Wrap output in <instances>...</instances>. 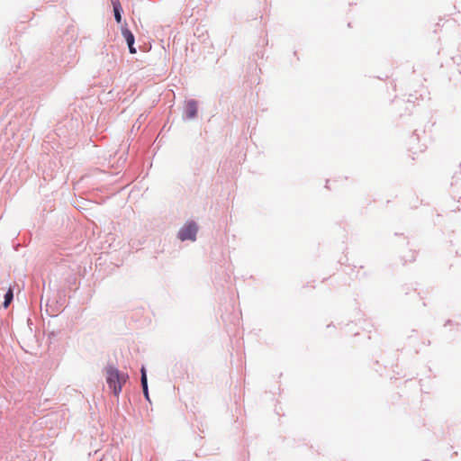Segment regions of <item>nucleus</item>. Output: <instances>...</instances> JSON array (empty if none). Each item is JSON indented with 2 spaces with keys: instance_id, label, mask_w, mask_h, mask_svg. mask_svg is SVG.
Listing matches in <instances>:
<instances>
[{
  "instance_id": "1",
  "label": "nucleus",
  "mask_w": 461,
  "mask_h": 461,
  "mask_svg": "<svg viewBox=\"0 0 461 461\" xmlns=\"http://www.w3.org/2000/svg\"><path fill=\"white\" fill-rule=\"evenodd\" d=\"M106 384L108 387L113 391L114 396H119L122 393V384L126 383L129 378L127 374L122 373L119 369L113 366H108L106 367Z\"/></svg>"
},
{
  "instance_id": "2",
  "label": "nucleus",
  "mask_w": 461,
  "mask_h": 461,
  "mask_svg": "<svg viewBox=\"0 0 461 461\" xmlns=\"http://www.w3.org/2000/svg\"><path fill=\"white\" fill-rule=\"evenodd\" d=\"M198 230H199V226L194 221H193V220L187 221L179 229V230L177 232V238L181 241H185V240L195 241Z\"/></svg>"
},
{
  "instance_id": "3",
  "label": "nucleus",
  "mask_w": 461,
  "mask_h": 461,
  "mask_svg": "<svg viewBox=\"0 0 461 461\" xmlns=\"http://www.w3.org/2000/svg\"><path fill=\"white\" fill-rule=\"evenodd\" d=\"M140 384H141L144 398L148 402H150L149 386H148L147 371L144 366H141V368H140Z\"/></svg>"
},
{
  "instance_id": "4",
  "label": "nucleus",
  "mask_w": 461,
  "mask_h": 461,
  "mask_svg": "<svg viewBox=\"0 0 461 461\" xmlns=\"http://www.w3.org/2000/svg\"><path fill=\"white\" fill-rule=\"evenodd\" d=\"M113 12H114V17L118 23L122 22V6L118 0L113 1Z\"/></svg>"
},
{
  "instance_id": "5",
  "label": "nucleus",
  "mask_w": 461,
  "mask_h": 461,
  "mask_svg": "<svg viewBox=\"0 0 461 461\" xmlns=\"http://www.w3.org/2000/svg\"><path fill=\"white\" fill-rule=\"evenodd\" d=\"M13 300H14V292L11 288H9L4 296L3 307L7 308Z\"/></svg>"
},
{
  "instance_id": "6",
  "label": "nucleus",
  "mask_w": 461,
  "mask_h": 461,
  "mask_svg": "<svg viewBox=\"0 0 461 461\" xmlns=\"http://www.w3.org/2000/svg\"><path fill=\"white\" fill-rule=\"evenodd\" d=\"M187 115H195L197 113V105L194 101H189L186 104Z\"/></svg>"
},
{
  "instance_id": "7",
  "label": "nucleus",
  "mask_w": 461,
  "mask_h": 461,
  "mask_svg": "<svg viewBox=\"0 0 461 461\" xmlns=\"http://www.w3.org/2000/svg\"><path fill=\"white\" fill-rule=\"evenodd\" d=\"M122 35L124 36L128 45H131V43L134 44V36L128 29L122 30Z\"/></svg>"
},
{
  "instance_id": "8",
  "label": "nucleus",
  "mask_w": 461,
  "mask_h": 461,
  "mask_svg": "<svg viewBox=\"0 0 461 461\" xmlns=\"http://www.w3.org/2000/svg\"><path fill=\"white\" fill-rule=\"evenodd\" d=\"M133 45H134V44H131V45H128V47H129V50H130V52H131V54L136 53V49L134 48V46H133Z\"/></svg>"
},
{
  "instance_id": "9",
  "label": "nucleus",
  "mask_w": 461,
  "mask_h": 461,
  "mask_svg": "<svg viewBox=\"0 0 461 461\" xmlns=\"http://www.w3.org/2000/svg\"><path fill=\"white\" fill-rule=\"evenodd\" d=\"M192 117L191 116H188V117H183L184 120L185 119H191Z\"/></svg>"
}]
</instances>
